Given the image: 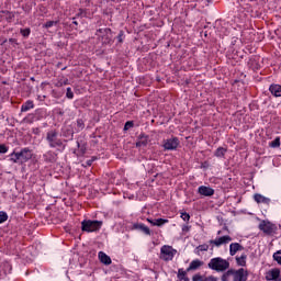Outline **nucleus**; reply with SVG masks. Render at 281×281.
Segmentation results:
<instances>
[{
	"mask_svg": "<svg viewBox=\"0 0 281 281\" xmlns=\"http://www.w3.org/2000/svg\"><path fill=\"white\" fill-rule=\"evenodd\" d=\"M273 259L278 261L279 265H281V252L278 251L273 255Z\"/></svg>",
	"mask_w": 281,
	"mask_h": 281,
	"instance_id": "nucleus-32",
	"label": "nucleus"
},
{
	"mask_svg": "<svg viewBox=\"0 0 281 281\" xmlns=\"http://www.w3.org/2000/svg\"><path fill=\"white\" fill-rule=\"evenodd\" d=\"M33 133H35V135H38V128L33 130Z\"/></svg>",
	"mask_w": 281,
	"mask_h": 281,
	"instance_id": "nucleus-41",
	"label": "nucleus"
},
{
	"mask_svg": "<svg viewBox=\"0 0 281 281\" xmlns=\"http://www.w3.org/2000/svg\"><path fill=\"white\" fill-rule=\"evenodd\" d=\"M124 31H121L120 33H119V35H117V41H119V43H124Z\"/></svg>",
	"mask_w": 281,
	"mask_h": 281,
	"instance_id": "nucleus-34",
	"label": "nucleus"
},
{
	"mask_svg": "<svg viewBox=\"0 0 281 281\" xmlns=\"http://www.w3.org/2000/svg\"><path fill=\"white\" fill-rule=\"evenodd\" d=\"M133 121H127L124 125V131H128V128H133Z\"/></svg>",
	"mask_w": 281,
	"mask_h": 281,
	"instance_id": "nucleus-33",
	"label": "nucleus"
},
{
	"mask_svg": "<svg viewBox=\"0 0 281 281\" xmlns=\"http://www.w3.org/2000/svg\"><path fill=\"white\" fill-rule=\"evenodd\" d=\"M186 229H188V227H187V228H183V231H186Z\"/></svg>",
	"mask_w": 281,
	"mask_h": 281,
	"instance_id": "nucleus-46",
	"label": "nucleus"
},
{
	"mask_svg": "<svg viewBox=\"0 0 281 281\" xmlns=\"http://www.w3.org/2000/svg\"><path fill=\"white\" fill-rule=\"evenodd\" d=\"M99 260L100 262H102V265H111V257H109L108 255H105L103 251L99 252Z\"/></svg>",
	"mask_w": 281,
	"mask_h": 281,
	"instance_id": "nucleus-18",
	"label": "nucleus"
},
{
	"mask_svg": "<svg viewBox=\"0 0 281 281\" xmlns=\"http://www.w3.org/2000/svg\"><path fill=\"white\" fill-rule=\"evenodd\" d=\"M236 263L238 267H246L247 266V255H241L240 257L235 258Z\"/></svg>",
	"mask_w": 281,
	"mask_h": 281,
	"instance_id": "nucleus-20",
	"label": "nucleus"
},
{
	"mask_svg": "<svg viewBox=\"0 0 281 281\" xmlns=\"http://www.w3.org/2000/svg\"><path fill=\"white\" fill-rule=\"evenodd\" d=\"M30 29H21L20 34H22L24 37H27L30 36Z\"/></svg>",
	"mask_w": 281,
	"mask_h": 281,
	"instance_id": "nucleus-31",
	"label": "nucleus"
},
{
	"mask_svg": "<svg viewBox=\"0 0 281 281\" xmlns=\"http://www.w3.org/2000/svg\"><path fill=\"white\" fill-rule=\"evenodd\" d=\"M267 280L280 281V269L270 270L267 276Z\"/></svg>",
	"mask_w": 281,
	"mask_h": 281,
	"instance_id": "nucleus-12",
	"label": "nucleus"
},
{
	"mask_svg": "<svg viewBox=\"0 0 281 281\" xmlns=\"http://www.w3.org/2000/svg\"><path fill=\"white\" fill-rule=\"evenodd\" d=\"M196 249L199 251H207V249H210V246L207 244H202V245L198 246Z\"/></svg>",
	"mask_w": 281,
	"mask_h": 281,
	"instance_id": "nucleus-28",
	"label": "nucleus"
},
{
	"mask_svg": "<svg viewBox=\"0 0 281 281\" xmlns=\"http://www.w3.org/2000/svg\"><path fill=\"white\" fill-rule=\"evenodd\" d=\"M198 192L202 196H214V189L211 187L201 186L199 187Z\"/></svg>",
	"mask_w": 281,
	"mask_h": 281,
	"instance_id": "nucleus-10",
	"label": "nucleus"
},
{
	"mask_svg": "<svg viewBox=\"0 0 281 281\" xmlns=\"http://www.w3.org/2000/svg\"><path fill=\"white\" fill-rule=\"evenodd\" d=\"M186 276H188V272H186V270H183V269L178 270V279L186 281V278H188Z\"/></svg>",
	"mask_w": 281,
	"mask_h": 281,
	"instance_id": "nucleus-23",
	"label": "nucleus"
},
{
	"mask_svg": "<svg viewBox=\"0 0 281 281\" xmlns=\"http://www.w3.org/2000/svg\"><path fill=\"white\" fill-rule=\"evenodd\" d=\"M254 199H255L256 203H265L266 205H269V203H271V200L269 198H265V195H262L260 193H256L254 195Z\"/></svg>",
	"mask_w": 281,
	"mask_h": 281,
	"instance_id": "nucleus-15",
	"label": "nucleus"
},
{
	"mask_svg": "<svg viewBox=\"0 0 281 281\" xmlns=\"http://www.w3.org/2000/svg\"><path fill=\"white\" fill-rule=\"evenodd\" d=\"M8 221V213L0 211V225L1 223H5Z\"/></svg>",
	"mask_w": 281,
	"mask_h": 281,
	"instance_id": "nucleus-26",
	"label": "nucleus"
},
{
	"mask_svg": "<svg viewBox=\"0 0 281 281\" xmlns=\"http://www.w3.org/2000/svg\"><path fill=\"white\" fill-rule=\"evenodd\" d=\"M0 153L3 155L8 153V147L5 145H0Z\"/></svg>",
	"mask_w": 281,
	"mask_h": 281,
	"instance_id": "nucleus-38",
	"label": "nucleus"
},
{
	"mask_svg": "<svg viewBox=\"0 0 281 281\" xmlns=\"http://www.w3.org/2000/svg\"><path fill=\"white\" fill-rule=\"evenodd\" d=\"M269 91L274 95V98H281V86L280 85H271Z\"/></svg>",
	"mask_w": 281,
	"mask_h": 281,
	"instance_id": "nucleus-16",
	"label": "nucleus"
},
{
	"mask_svg": "<svg viewBox=\"0 0 281 281\" xmlns=\"http://www.w3.org/2000/svg\"><path fill=\"white\" fill-rule=\"evenodd\" d=\"M46 142L50 148H60L63 146V139L58 138V131L49 130L46 133Z\"/></svg>",
	"mask_w": 281,
	"mask_h": 281,
	"instance_id": "nucleus-3",
	"label": "nucleus"
},
{
	"mask_svg": "<svg viewBox=\"0 0 281 281\" xmlns=\"http://www.w3.org/2000/svg\"><path fill=\"white\" fill-rule=\"evenodd\" d=\"M186 229H188V227H187V228H183V231H186Z\"/></svg>",
	"mask_w": 281,
	"mask_h": 281,
	"instance_id": "nucleus-47",
	"label": "nucleus"
},
{
	"mask_svg": "<svg viewBox=\"0 0 281 281\" xmlns=\"http://www.w3.org/2000/svg\"><path fill=\"white\" fill-rule=\"evenodd\" d=\"M99 32H102V29H100Z\"/></svg>",
	"mask_w": 281,
	"mask_h": 281,
	"instance_id": "nucleus-45",
	"label": "nucleus"
},
{
	"mask_svg": "<svg viewBox=\"0 0 281 281\" xmlns=\"http://www.w3.org/2000/svg\"><path fill=\"white\" fill-rule=\"evenodd\" d=\"M146 146H148V136L140 134L136 142V148H144Z\"/></svg>",
	"mask_w": 281,
	"mask_h": 281,
	"instance_id": "nucleus-13",
	"label": "nucleus"
},
{
	"mask_svg": "<svg viewBox=\"0 0 281 281\" xmlns=\"http://www.w3.org/2000/svg\"><path fill=\"white\" fill-rule=\"evenodd\" d=\"M259 229H260V232H263V234H266L267 236H271V235L276 234V226L273 223H271L269 221H262L259 224Z\"/></svg>",
	"mask_w": 281,
	"mask_h": 281,
	"instance_id": "nucleus-6",
	"label": "nucleus"
},
{
	"mask_svg": "<svg viewBox=\"0 0 281 281\" xmlns=\"http://www.w3.org/2000/svg\"><path fill=\"white\" fill-rule=\"evenodd\" d=\"M209 243L210 245H214V247H221V245H228V243H232V236L225 235L216 239H211Z\"/></svg>",
	"mask_w": 281,
	"mask_h": 281,
	"instance_id": "nucleus-8",
	"label": "nucleus"
},
{
	"mask_svg": "<svg viewBox=\"0 0 281 281\" xmlns=\"http://www.w3.org/2000/svg\"><path fill=\"white\" fill-rule=\"evenodd\" d=\"M269 146L271 148H280V137H277L274 140H272Z\"/></svg>",
	"mask_w": 281,
	"mask_h": 281,
	"instance_id": "nucleus-24",
	"label": "nucleus"
},
{
	"mask_svg": "<svg viewBox=\"0 0 281 281\" xmlns=\"http://www.w3.org/2000/svg\"><path fill=\"white\" fill-rule=\"evenodd\" d=\"M54 25H58V22H56V21H48V22H46L44 24V27L49 29V27H54Z\"/></svg>",
	"mask_w": 281,
	"mask_h": 281,
	"instance_id": "nucleus-29",
	"label": "nucleus"
},
{
	"mask_svg": "<svg viewBox=\"0 0 281 281\" xmlns=\"http://www.w3.org/2000/svg\"><path fill=\"white\" fill-rule=\"evenodd\" d=\"M10 157L13 164H26V161L32 159V150L30 148H23L20 153L13 151Z\"/></svg>",
	"mask_w": 281,
	"mask_h": 281,
	"instance_id": "nucleus-2",
	"label": "nucleus"
},
{
	"mask_svg": "<svg viewBox=\"0 0 281 281\" xmlns=\"http://www.w3.org/2000/svg\"><path fill=\"white\" fill-rule=\"evenodd\" d=\"M66 98L74 100V91H71V88H67Z\"/></svg>",
	"mask_w": 281,
	"mask_h": 281,
	"instance_id": "nucleus-30",
	"label": "nucleus"
},
{
	"mask_svg": "<svg viewBox=\"0 0 281 281\" xmlns=\"http://www.w3.org/2000/svg\"><path fill=\"white\" fill-rule=\"evenodd\" d=\"M67 85H69V79H64V80H59V81L55 85V87H65V86H67Z\"/></svg>",
	"mask_w": 281,
	"mask_h": 281,
	"instance_id": "nucleus-27",
	"label": "nucleus"
},
{
	"mask_svg": "<svg viewBox=\"0 0 281 281\" xmlns=\"http://www.w3.org/2000/svg\"><path fill=\"white\" fill-rule=\"evenodd\" d=\"M200 267H203V261L195 259L190 262V266L187 268V271H196Z\"/></svg>",
	"mask_w": 281,
	"mask_h": 281,
	"instance_id": "nucleus-14",
	"label": "nucleus"
},
{
	"mask_svg": "<svg viewBox=\"0 0 281 281\" xmlns=\"http://www.w3.org/2000/svg\"><path fill=\"white\" fill-rule=\"evenodd\" d=\"M134 229H139L140 232H144L146 236H150V228L144 224H134Z\"/></svg>",
	"mask_w": 281,
	"mask_h": 281,
	"instance_id": "nucleus-19",
	"label": "nucleus"
},
{
	"mask_svg": "<svg viewBox=\"0 0 281 281\" xmlns=\"http://www.w3.org/2000/svg\"><path fill=\"white\" fill-rule=\"evenodd\" d=\"M102 227V221L86 220L81 222L82 232H98Z\"/></svg>",
	"mask_w": 281,
	"mask_h": 281,
	"instance_id": "nucleus-4",
	"label": "nucleus"
},
{
	"mask_svg": "<svg viewBox=\"0 0 281 281\" xmlns=\"http://www.w3.org/2000/svg\"><path fill=\"white\" fill-rule=\"evenodd\" d=\"M177 256V249L172 248V246H162L160 249V258L165 260V262H169Z\"/></svg>",
	"mask_w": 281,
	"mask_h": 281,
	"instance_id": "nucleus-5",
	"label": "nucleus"
},
{
	"mask_svg": "<svg viewBox=\"0 0 281 281\" xmlns=\"http://www.w3.org/2000/svg\"><path fill=\"white\" fill-rule=\"evenodd\" d=\"M206 281H218V278L214 276L206 277Z\"/></svg>",
	"mask_w": 281,
	"mask_h": 281,
	"instance_id": "nucleus-39",
	"label": "nucleus"
},
{
	"mask_svg": "<svg viewBox=\"0 0 281 281\" xmlns=\"http://www.w3.org/2000/svg\"><path fill=\"white\" fill-rule=\"evenodd\" d=\"M209 269H212V271H217V273H223L224 271H227L229 269V261L221 258L215 257L210 260L207 263Z\"/></svg>",
	"mask_w": 281,
	"mask_h": 281,
	"instance_id": "nucleus-1",
	"label": "nucleus"
},
{
	"mask_svg": "<svg viewBox=\"0 0 281 281\" xmlns=\"http://www.w3.org/2000/svg\"><path fill=\"white\" fill-rule=\"evenodd\" d=\"M178 147H179V138L177 137L166 139L164 143L165 150H177Z\"/></svg>",
	"mask_w": 281,
	"mask_h": 281,
	"instance_id": "nucleus-9",
	"label": "nucleus"
},
{
	"mask_svg": "<svg viewBox=\"0 0 281 281\" xmlns=\"http://www.w3.org/2000/svg\"><path fill=\"white\" fill-rule=\"evenodd\" d=\"M30 109H34V101L29 100L24 104H22V106H21L22 113H25V112L30 111Z\"/></svg>",
	"mask_w": 281,
	"mask_h": 281,
	"instance_id": "nucleus-21",
	"label": "nucleus"
},
{
	"mask_svg": "<svg viewBox=\"0 0 281 281\" xmlns=\"http://www.w3.org/2000/svg\"><path fill=\"white\" fill-rule=\"evenodd\" d=\"M243 249H245V247H243V245L239 243H232L229 245V255L236 256V254H238V251H243Z\"/></svg>",
	"mask_w": 281,
	"mask_h": 281,
	"instance_id": "nucleus-11",
	"label": "nucleus"
},
{
	"mask_svg": "<svg viewBox=\"0 0 281 281\" xmlns=\"http://www.w3.org/2000/svg\"><path fill=\"white\" fill-rule=\"evenodd\" d=\"M217 234H221V231H218V233Z\"/></svg>",
	"mask_w": 281,
	"mask_h": 281,
	"instance_id": "nucleus-49",
	"label": "nucleus"
},
{
	"mask_svg": "<svg viewBox=\"0 0 281 281\" xmlns=\"http://www.w3.org/2000/svg\"><path fill=\"white\" fill-rule=\"evenodd\" d=\"M233 281H247L249 278V272L245 270V268H240L238 270H233Z\"/></svg>",
	"mask_w": 281,
	"mask_h": 281,
	"instance_id": "nucleus-7",
	"label": "nucleus"
},
{
	"mask_svg": "<svg viewBox=\"0 0 281 281\" xmlns=\"http://www.w3.org/2000/svg\"><path fill=\"white\" fill-rule=\"evenodd\" d=\"M225 153H227V148L218 147L215 150V157H225Z\"/></svg>",
	"mask_w": 281,
	"mask_h": 281,
	"instance_id": "nucleus-22",
	"label": "nucleus"
},
{
	"mask_svg": "<svg viewBox=\"0 0 281 281\" xmlns=\"http://www.w3.org/2000/svg\"><path fill=\"white\" fill-rule=\"evenodd\" d=\"M93 160H87L86 166H92Z\"/></svg>",
	"mask_w": 281,
	"mask_h": 281,
	"instance_id": "nucleus-40",
	"label": "nucleus"
},
{
	"mask_svg": "<svg viewBox=\"0 0 281 281\" xmlns=\"http://www.w3.org/2000/svg\"><path fill=\"white\" fill-rule=\"evenodd\" d=\"M233 273H234V270H228L227 272H225L222 276V281H228L229 280V276H233Z\"/></svg>",
	"mask_w": 281,
	"mask_h": 281,
	"instance_id": "nucleus-25",
	"label": "nucleus"
},
{
	"mask_svg": "<svg viewBox=\"0 0 281 281\" xmlns=\"http://www.w3.org/2000/svg\"><path fill=\"white\" fill-rule=\"evenodd\" d=\"M147 223H150V225H154L156 227H161L162 225H166V223H168V220H164V218L150 220V218H147Z\"/></svg>",
	"mask_w": 281,
	"mask_h": 281,
	"instance_id": "nucleus-17",
	"label": "nucleus"
},
{
	"mask_svg": "<svg viewBox=\"0 0 281 281\" xmlns=\"http://www.w3.org/2000/svg\"><path fill=\"white\" fill-rule=\"evenodd\" d=\"M77 126L81 130L85 128V121H82V119L77 120Z\"/></svg>",
	"mask_w": 281,
	"mask_h": 281,
	"instance_id": "nucleus-35",
	"label": "nucleus"
},
{
	"mask_svg": "<svg viewBox=\"0 0 281 281\" xmlns=\"http://www.w3.org/2000/svg\"><path fill=\"white\" fill-rule=\"evenodd\" d=\"M193 281H203V277L201 274H195L192 277Z\"/></svg>",
	"mask_w": 281,
	"mask_h": 281,
	"instance_id": "nucleus-37",
	"label": "nucleus"
},
{
	"mask_svg": "<svg viewBox=\"0 0 281 281\" xmlns=\"http://www.w3.org/2000/svg\"><path fill=\"white\" fill-rule=\"evenodd\" d=\"M74 23V25H78V22L77 21H75V22H72Z\"/></svg>",
	"mask_w": 281,
	"mask_h": 281,
	"instance_id": "nucleus-43",
	"label": "nucleus"
},
{
	"mask_svg": "<svg viewBox=\"0 0 281 281\" xmlns=\"http://www.w3.org/2000/svg\"><path fill=\"white\" fill-rule=\"evenodd\" d=\"M181 218H182L183 221H190V214H188L187 212H184V213L181 214Z\"/></svg>",
	"mask_w": 281,
	"mask_h": 281,
	"instance_id": "nucleus-36",
	"label": "nucleus"
},
{
	"mask_svg": "<svg viewBox=\"0 0 281 281\" xmlns=\"http://www.w3.org/2000/svg\"><path fill=\"white\" fill-rule=\"evenodd\" d=\"M186 229H188V227H187V228H183V231H186Z\"/></svg>",
	"mask_w": 281,
	"mask_h": 281,
	"instance_id": "nucleus-48",
	"label": "nucleus"
},
{
	"mask_svg": "<svg viewBox=\"0 0 281 281\" xmlns=\"http://www.w3.org/2000/svg\"><path fill=\"white\" fill-rule=\"evenodd\" d=\"M184 281H190V278H184Z\"/></svg>",
	"mask_w": 281,
	"mask_h": 281,
	"instance_id": "nucleus-44",
	"label": "nucleus"
},
{
	"mask_svg": "<svg viewBox=\"0 0 281 281\" xmlns=\"http://www.w3.org/2000/svg\"><path fill=\"white\" fill-rule=\"evenodd\" d=\"M104 32H111V29H105Z\"/></svg>",
	"mask_w": 281,
	"mask_h": 281,
	"instance_id": "nucleus-42",
	"label": "nucleus"
}]
</instances>
